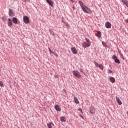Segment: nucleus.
Segmentation results:
<instances>
[{
  "mask_svg": "<svg viewBox=\"0 0 128 128\" xmlns=\"http://www.w3.org/2000/svg\"><path fill=\"white\" fill-rule=\"evenodd\" d=\"M86 42H85L82 44V46L84 48H88V46H90V41L89 39H88L87 38H85Z\"/></svg>",
  "mask_w": 128,
  "mask_h": 128,
  "instance_id": "f257e3e1",
  "label": "nucleus"
},
{
  "mask_svg": "<svg viewBox=\"0 0 128 128\" xmlns=\"http://www.w3.org/2000/svg\"><path fill=\"white\" fill-rule=\"evenodd\" d=\"M82 8L83 12H86V14H90V12H92V10H90V8H88L86 6H82Z\"/></svg>",
  "mask_w": 128,
  "mask_h": 128,
  "instance_id": "f03ea898",
  "label": "nucleus"
},
{
  "mask_svg": "<svg viewBox=\"0 0 128 128\" xmlns=\"http://www.w3.org/2000/svg\"><path fill=\"white\" fill-rule=\"evenodd\" d=\"M72 74L74 76H76V78H80L82 77V75H80V73L78 72V70L73 71Z\"/></svg>",
  "mask_w": 128,
  "mask_h": 128,
  "instance_id": "7ed1b4c3",
  "label": "nucleus"
},
{
  "mask_svg": "<svg viewBox=\"0 0 128 128\" xmlns=\"http://www.w3.org/2000/svg\"><path fill=\"white\" fill-rule=\"evenodd\" d=\"M94 62L96 66L99 68H100L102 70H104V66H102V64H98L96 61H94Z\"/></svg>",
  "mask_w": 128,
  "mask_h": 128,
  "instance_id": "20e7f679",
  "label": "nucleus"
},
{
  "mask_svg": "<svg viewBox=\"0 0 128 128\" xmlns=\"http://www.w3.org/2000/svg\"><path fill=\"white\" fill-rule=\"evenodd\" d=\"M24 22L26 24H28L30 22V18L27 16H24L23 18Z\"/></svg>",
  "mask_w": 128,
  "mask_h": 128,
  "instance_id": "39448f33",
  "label": "nucleus"
},
{
  "mask_svg": "<svg viewBox=\"0 0 128 128\" xmlns=\"http://www.w3.org/2000/svg\"><path fill=\"white\" fill-rule=\"evenodd\" d=\"M71 50L74 54H78V50L76 48V47H72L71 48Z\"/></svg>",
  "mask_w": 128,
  "mask_h": 128,
  "instance_id": "423d86ee",
  "label": "nucleus"
},
{
  "mask_svg": "<svg viewBox=\"0 0 128 128\" xmlns=\"http://www.w3.org/2000/svg\"><path fill=\"white\" fill-rule=\"evenodd\" d=\"M8 26H10V28H12V20L10 18H8Z\"/></svg>",
  "mask_w": 128,
  "mask_h": 128,
  "instance_id": "0eeeda50",
  "label": "nucleus"
},
{
  "mask_svg": "<svg viewBox=\"0 0 128 128\" xmlns=\"http://www.w3.org/2000/svg\"><path fill=\"white\" fill-rule=\"evenodd\" d=\"M105 26L106 28H112V24L110 22H108L106 23Z\"/></svg>",
  "mask_w": 128,
  "mask_h": 128,
  "instance_id": "6e6552de",
  "label": "nucleus"
},
{
  "mask_svg": "<svg viewBox=\"0 0 128 128\" xmlns=\"http://www.w3.org/2000/svg\"><path fill=\"white\" fill-rule=\"evenodd\" d=\"M116 100L118 104H119V106H122V100H120V99L118 97L116 96Z\"/></svg>",
  "mask_w": 128,
  "mask_h": 128,
  "instance_id": "1a4fd4ad",
  "label": "nucleus"
},
{
  "mask_svg": "<svg viewBox=\"0 0 128 128\" xmlns=\"http://www.w3.org/2000/svg\"><path fill=\"white\" fill-rule=\"evenodd\" d=\"M55 109L57 112H60L62 109L60 108V106L58 104H56L55 106Z\"/></svg>",
  "mask_w": 128,
  "mask_h": 128,
  "instance_id": "9d476101",
  "label": "nucleus"
},
{
  "mask_svg": "<svg viewBox=\"0 0 128 128\" xmlns=\"http://www.w3.org/2000/svg\"><path fill=\"white\" fill-rule=\"evenodd\" d=\"M47 3L50 4V6H54V2L52 0H46Z\"/></svg>",
  "mask_w": 128,
  "mask_h": 128,
  "instance_id": "9b49d317",
  "label": "nucleus"
},
{
  "mask_svg": "<svg viewBox=\"0 0 128 128\" xmlns=\"http://www.w3.org/2000/svg\"><path fill=\"white\" fill-rule=\"evenodd\" d=\"M9 16H14V11L12 9H10Z\"/></svg>",
  "mask_w": 128,
  "mask_h": 128,
  "instance_id": "f8f14e48",
  "label": "nucleus"
},
{
  "mask_svg": "<svg viewBox=\"0 0 128 128\" xmlns=\"http://www.w3.org/2000/svg\"><path fill=\"white\" fill-rule=\"evenodd\" d=\"M47 126H48V128H52V126H54V123H52V122H50V123L48 124Z\"/></svg>",
  "mask_w": 128,
  "mask_h": 128,
  "instance_id": "ddd939ff",
  "label": "nucleus"
},
{
  "mask_svg": "<svg viewBox=\"0 0 128 128\" xmlns=\"http://www.w3.org/2000/svg\"><path fill=\"white\" fill-rule=\"evenodd\" d=\"M110 82H112V84H114V82H116V79H114V77H111L110 78Z\"/></svg>",
  "mask_w": 128,
  "mask_h": 128,
  "instance_id": "4468645a",
  "label": "nucleus"
},
{
  "mask_svg": "<svg viewBox=\"0 0 128 128\" xmlns=\"http://www.w3.org/2000/svg\"><path fill=\"white\" fill-rule=\"evenodd\" d=\"M122 2L124 4H126V6L128 8V1L127 0H122Z\"/></svg>",
  "mask_w": 128,
  "mask_h": 128,
  "instance_id": "2eb2a0df",
  "label": "nucleus"
},
{
  "mask_svg": "<svg viewBox=\"0 0 128 128\" xmlns=\"http://www.w3.org/2000/svg\"><path fill=\"white\" fill-rule=\"evenodd\" d=\"M60 120L62 122H66V117L64 116H62L60 118Z\"/></svg>",
  "mask_w": 128,
  "mask_h": 128,
  "instance_id": "dca6fc26",
  "label": "nucleus"
},
{
  "mask_svg": "<svg viewBox=\"0 0 128 128\" xmlns=\"http://www.w3.org/2000/svg\"><path fill=\"white\" fill-rule=\"evenodd\" d=\"M74 101L75 104H80V102H78V100L76 96H74Z\"/></svg>",
  "mask_w": 128,
  "mask_h": 128,
  "instance_id": "f3484780",
  "label": "nucleus"
},
{
  "mask_svg": "<svg viewBox=\"0 0 128 128\" xmlns=\"http://www.w3.org/2000/svg\"><path fill=\"white\" fill-rule=\"evenodd\" d=\"M96 36L98 38H101L102 32L100 31H98L96 34Z\"/></svg>",
  "mask_w": 128,
  "mask_h": 128,
  "instance_id": "a211bd4d",
  "label": "nucleus"
},
{
  "mask_svg": "<svg viewBox=\"0 0 128 128\" xmlns=\"http://www.w3.org/2000/svg\"><path fill=\"white\" fill-rule=\"evenodd\" d=\"M12 20H13L14 24H18V19L16 18H13Z\"/></svg>",
  "mask_w": 128,
  "mask_h": 128,
  "instance_id": "6ab92c4d",
  "label": "nucleus"
},
{
  "mask_svg": "<svg viewBox=\"0 0 128 128\" xmlns=\"http://www.w3.org/2000/svg\"><path fill=\"white\" fill-rule=\"evenodd\" d=\"M115 62H116V64H120V60H118V58H116L114 60Z\"/></svg>",
  "mask_w": 128,
  "mask_h": 128,
  "instance_id": "aec40b11",
  "label": "nucleus"
},
{
  "mask_svg": "<svg viewBox=\"0 0 128 128\" xmlns=\"http://www.w3.org/2000/svg\"><path fill=\"white\" fill-rule=\"evenodd\" d=\"M78 2H79V4H80V6L81 8H82V6H84V3L82 2L79 1Z\"/></svg>",
  "mask_w": 128,
  "mask_h": 128,
  "instance_id": "412c9836",
  "label": "nucleus"
},
{
  "mask_svg": "<svg viewBox=\"0 0 128 128\" xmlns=\"http://www.w3.org/2000/svg\"><path fill=\"white\" fill-rule=\"evenodd\" d=\"M120 54L121 58H122V60H124V55L122 54V52H120Z\"/></svg>",
  "mask_w": 128,
  "mask_h": 128,
  "instance_id": "4be33fe9",
  "label": "nucleus"
},
{
  "mask_svg": "<svg viewBox=\"0 0 128 128\" xmlns=\"http://www.w3.org/2000/svg\"><path fill=\"white\" fill-rule=\"evenodd\" d=\"M90 114H94L96 112H94V109H91V110H90Z\"/></svg>",
  "mask_w": 128,
  "mask_h": 128,
  "instance_id": "5701e85b",
  "label": "nucleus"
},
{
  "mask_svg": "<svg viewBox=\"0 0 128 128\" xmlns=\"http://www.w3.org/2000/svg\"><path fill=\"white\" fill-rule=\"evenodd\" d=\"M49 32L50 34H52V36L54 34V32L52 30H49Z\"/></svg>",
  "mask_w": 128,
  "mask_h": 128,
  "instance_id": "b1692460",
  "label": "nucleus"
},
{
  "mask_svg": "<svg viewBox=\"0 0 128 128\" xmlns=\"http://www.w3.org/2000/svg\"><path fill=\"white\" fill-rule=\"evenodd\" d=\"M112 58L113 60H116V56L113 55L112 56Z\"/></svg>",
  "mask_w": 128,
  "mask_h": 128,
  "instance_id": "393cba45",
  "label": "nucleus"
},
{
  "mask_svg": "<svg viewBox=\"0 0 128 128\" xmlns=\"http://www.w3.org/2000/svg\"><path fill=\"white\" fill-rule=\"evenodd\" d=\"M64 24H65L66 26H67V28H70V24H68V22H65Z\"/></svg>",
  "mask_w": 128,
  "mask_h": 128,
  "instance_id": "a878e982",
  "label": "nucleus"
},
{
  "mask_svg": "<svg viewBox=\"0 0 128 128\" xmlns=\"http://www.w3.org/2000/svg\"><path fill=\"white\" fill-rule=\"evenodd\" d=\"M102 44L104 46H106V44L104 42H102Z\"/></svg>",
  "mask_w": 128,
  "mask_h": 128,
  "instance_id": "bb28decb",
  "label": "nucleus"
},
{
  "mask_svg": "<svg viewBox=\"0 0 128 128\" xmlns=\"http://www.w3.org/2000/svg\"><path fill=\"white\" fill-rule=\"evenodd\" d=\"M0 86H4V84L2 83V81H0Z\"/></svg>",
  "mask_w": 128,
  "mask_h": 128,
  "instance_id": "cd10ccee",
  "label": "nucleus"
},
{
  "mask_svg": "<svg viewBox=\"0 0 128 128\" xmlns=\"http://www.w3.org/2000/svg\"><path fill=\"white\" fill-rule=\"evenodd\" d=\"M108 74H112V70H108Z\"/></svg>",
  "mask_w": 128,
  "mask_h": 128,
  "instance_id": "c85d7f7f",
  "label": "nucleus"
},
{
  "mask_svg": "<svg viewBox=\"0 0 128 128\" xmlns=\"http://www.w3.org/2000/svg\"><path fill=\"white\" fill-rule=\"evenodd\" d=\"M78 110H79V112H80L82 114V108H79Z\"/></svg>",
  "mask_w": 128,
  "mask_h": 128,
  "instance_id": "c756f323",
  "label": "nucleus"
},
{
  "mask_svg": "<svg viewBox=\"0 0 128 128\" xmlns=\"http://www.w3.org/2000/svg\"><path fill=\"white\" fill-rule=\"evenodd\" d=\"M48 50H50V54H52H52H54V52H52V50H50V48H48Z\"/></svg>",
  "mask_w": 128,
  "mask_h": 128,
  "instance_id": "7c9ffc66",
  "label": "nucleus"
},
{
  "mask_svg": "<svg viewBox=\"0 0 128 128\" xmlns=\"http://www.w3.org/2000/svg\"><path fill=\"white\" fill-rule=\"evenodd\" d=\"M26 2H29L30 0H24Z\"/></svg>",
  "mask_w": 128,
  "mask_h": 128,
  "instance_id": "2f4dec72",
  "label": "nucleus"
},
{
  "mask_svg": "<svg viewBox=\"0 0 128 128\" xmlns=\"http://www.w3.org/2000/svg\"><path fill=\"white\" fill-rule=\"evenodd\" d=\"M79 116L80 118H82V119H84V116H82V114H80Z\"/></svg>",
  "mask_w": 128,
  "mask_h": 128,
  "instance_id": "473e14b6",
  "label": "nucleus"
},
{
  "mask_svg": "<svg viewBox=\"0 0 128 128\" xmlns=\"http://www.w3.org/2000/svg\"><path fill=\"white\" fill-rule=\"evenodd\" d=\"M72 8H73V10H76V8L74 7V6H73Z\"/></svg>",
  "mask_w": 128,
  "mask_h": 128,
  "instance_id": "72a5a7b5",
  "label": "nucleus"
},
{
  "mask_svg": "<svg viewBox=\"0 0 128 128\" xmlns=\"http://www.w3.org/2000/svg\"><path fill=\"white\" fill-rule=\"evenodd\" d=\"M125 22H126L128 23V20H125Z\"/></svg>",
  "mask_w": 128,
  "mask_h": 128,
  "instance_id": "f704fd0d",
  "label": "nucleus"
},
{
  "mask_svg": "<svg viewBox=\"0 0 128 128\" xmlns=\"http://www.w3.org/2000/svg\"><path fill=\"white\" fill-rule=\"evenodd\" d=\"M80 72H82V70H80Z\"/></svg>",
  "mask_w": 128,
  "mask_h": 128,
  "instance_id": "c9c22d12",
  "label": "nucleus"
},
{
  "mask_svg": "<svg viewBox=\"0 0 128 128\" xmlns=\"http://www.w3.org/2000/svg\"><path fill=\"white\" fill-rule=\"evenodd\" d=\"M71 0V2H74V0Z\"/></svg>",
  "mask_w": 128,
  "mask_h": 128,
  "instance_id": "e433bc0d",
  "label": "nucleus"
}]
</instances>
